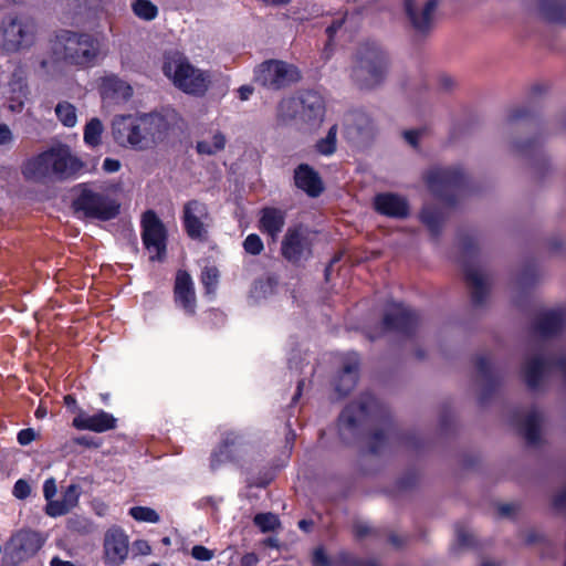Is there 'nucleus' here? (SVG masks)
<instances>
[{"label":"nucleus","instance_id":"nucleus-24","mask_svg":"<svg viewBox=\"0 0 566 566\" xmlns=\"http://www.w3.org/2000/svg\"><path fill=\"white\" fill-rule=\"evenodd\" d=\"M359 369V357L356 353H348L344 356L343 368L335 386L340 396L347 395L357 384Z\"/></svg>","mask_w":566,"mask_h":566},{"label":"nucleus","instance_id":"nucleus-28","mask_svg":"<svg viewBox=\"0 0 566 566\" xmlns=\"http://www.w3.org/2000/svg\"><path fill=\"white\" fill-rule=\"evenodd\" d=\"M465 281L471 289L472 302L480 305L484 302L488 295L486 277L480 270L474 268L465 269Z\"/></svg>","mask_w":566,"mask_h":566},{"label":"nucleus","instance_id":"nucleus-21","mask_svg":"<svg viewBox=\"0 0 566 566\" xmlns=\"http://www.w3.org/2000/svg\"><path fill=\"white\" fill-rule=\"evenodd\" d=\"M81 496V486L78 484H70L61 494V499L55 502L46 503L45 514L50 517H59L70 513L77 506Z\"/></svg>","mask_w":566,"mask_h":566},{"label":"nucleus","instance_id":"nucleus-22","mask_svg":"<svg viewBox=\"0 0 566 566\" xmlns=\"http://www.w3.org/2000/svg\"><path fill=\"white\" fill-rule=\"evenodd\" d=\"M417 0H405L406 12L418 32H427L433 22V13L437 9V0H428L420 12L416 10Z\"/></svg>","mask_w":566,"mask_h":566},{"label":"nucleus","instance_id":"nucleus-1","mask_svg":"<svg viewBox=\"0 0 566 566\" xmlns=\"http://www.w3.org/2000/svg\"><path fill=\"white\" fill-rule=\"evenodd\" d=\"M83 168L82 161L71 154L65 145L53 146L28 159L22 166V175L32 181L48 178L66 179Z\"/></svg>","mask_w":566,"mask_h":566},{"label":"nucleus","instance_id":"nucleus-47","mask_svg":"<svg viewBox=\"0 0 566 566\" xmlns=\"http://www.w3.org/2000/svg\"><path fill=\"white\" fill-rule=\"evenodd\" d=\"M56 494V483L53 478H49L43 484V495L46 503L55 502L54 496Z\"/></svg>","mask_w":566,"mask_h":566},{"label":"nucleus","instance_id":"nucleus-34","mask_svg":"<svg viewBox=\"0 0 566 566\" xmlns=\"http://www.w3.org/2000/svg\"><path fill=\"white\" fill-rule=\"evenodd\" d=\"M300 99L294 97L283 98L277 105V120L285 123L287 120L295 118L296 115L300 116Z\"/></svg>","mask_w":566,"mask_h":566},{"label":"nucleus","instance_id":"nucleus-58","mask_svg":"<svg viewBox=\"0 0 566 566\" xmlns=\"http://www.w3.org/2000/svg\"><path fill=\"white\" fill-rule=\"evenodd\" d=\"M516 510L514 504H502L497 507V512L500 516H511Z\"/></svg>","mask_w":566,"mask_h":566},{"label":"nucleus","instance_id":"nucleus-62","mask_svg":"<svg viewBox=\"0 0 566 566\" xmlns=\"http://www.w3.org/2000/svg\"><path fill=\"white\" fill-rule=\"evenodd\" d=\"M554 506L556 509H562V507L566 506V492H563V493L558 494L554 499Z\"/></svg>","mask_w":566,"mask_h":566},{"label":"nucleus","instance_id":"nucleus-29","mask_svg":"<svg viewBox=\"0 0 566 566\" xmlns=\"http://www.w3.org/2000/svg\"><path fill=\"white\" fill-rule=\"evenodd\" d=\"M101 91L104 97H117L122 99H128L133 94L132 87L114 75L106 76L102 80Z\"/></svg>","mask_w":566,"mask_h":566},{"label":"nucleus","instance_id":"nucleus-27","mask_svg":"<svg viewBox=\"0 0 566 566\" xmlns=\"http://www.w3.org/2000/svg\"><path fill=\"white\" fill-rule=\"evenodd\" d=\"M238 437L230 433L228 434L218 449L211 454L210 467L212 470L219 469L226 463L235 461L234 447L237 444Z\"/></svg>","mask_w":566,"mask_h":566},{"label":"nucleus","instance_id":"nucleus-8","mask_svg":"<svg viewBox=\"0 0 566 566\" xmlns=\"http://www.w3.org/2000/svg\"><path fill=\"white\" fill-rule=\"evenodd\" d=\"M140 226L143 243L150 254V260H164L167 250V231L163 221L155 211L147 210L143 213Z\"/></svg>","mask_w":566,"mask_h":566},{"label":"nucleus","instance_id":"nucleus-57","mask_svg":"<svg viewBox=\"0 0 566 566\" xmlns=\"http://www.w3.org/2000/svg\"><path fill=\"white\" fill-rule=\"evenodd\" d=\"M421 132L420 130H415V129H411V130H406L403 133V136H405V139L413 147L417 146V143H418V139H419V136H420Z\"/></svg>","mask_w":566,"mask_h":566},{"label":"nucleus","instance_id":"nucleus-5","mask_svg":"<svg viewBox=\"0 0 566 566\" xmlns=\"http://www.w3.org/2000/svg\"><path fill=\"white\" fill-rule=\"evenodd\" d=\"M76 212H82L84 217L108 221L116 218L119 213L120 205L114 198L92 190L84 185L80 195L73 201Z\"/></svg>","mask_w":566,"mask_h":566},{"label":"nucleus","instance_id":"nucleus-64","mask_svg":"<svg viewBox=\"0 0 566 566\" xmlns=\"http://www.w3.org/2000/svg\"><path fill=\"white\" fill-rule=\"evenodd\" d=\"M64 403L67 408H72L73 410L77 409V401L72 395H66L64 397Z\"/></svg>","mask_w":566,"mask_h":566},{"label":"nucleus","instance_id":"nucleus-42","mask_svg":"<svg viewBox=\"0 0 566 566\" xmlns=\"http://www.w3.org/2000/svg\"><path fill=\"white\" fill-rule=\"evenodd\" d=\"M219 270L216 266H206L201 272V283L208 294L214 293L219 282Z\"/></svg>","mask_w":566,"mask_h":566},{"label":"nucleus","instance_id":"nucleus-3","mask_svg":"<svg viewBox=\"0 0 566 566\" xmlns=\"http://www.w3.org/2000/svg\"><path fill=\"white\" fill-rule=\"evenodd\" d=\"M99 42L87 33L62 30L52 42V52L56 61L78 67L92 66L99 54Z\"/></svg>","mask_w":566,"mask_h":566},{"label":"nucleus","instance_id":"nucleus-50","mask_svg":"<svg viewBox=\"0 0 566 566\" xmlns=\"http://www.w3.org/2000/svg\"><path fill=\"white\" fill-rule=\"evenodd\" d=\"M133 548L136 552V554L142 556H147L151 554V546L145 539H136L133 543Z\"/></svg>","mask_w":566,"mask_h":566},{"label":"nucleus","instance_id":"nucleus-38","mask_svg":"<svg viewBox=\"0 0 566 566\" xmlns=\"http://www.w3.org/2000/svg\"><path fill=\"white\" fill-rule=\"evenodd\" d=\"M336 135H337V125H333L325 138H322L316 144V149L319 154L329 156L336 150Z\"/></svg>","mask_w":566,"mask_h":566},{"label":"nucleus","instance_id":"nucleus-35","mask_svg":"<svg viewBox=\"0 0 566 566\" xmlns=\"http://www.w3.org/2000/svg\"><path fill=\"white\" fill-rule=\"evenodd\" d=\"M134 14L144 21H153L158 15V8L150 0H134L132 3Z\"/></svg>","mask_w":566,"mask_h":566},{"label":"nucleus","instance_id":"nucleus-2","mask_svg":"<svg viewBox=\"0 0 566 566\" xmlns=\"http://www.w3.org/2000/svg\"><path fill=\"white\" fill-rule=\"evenodd\" d=\"M165 130L166 122L157 114L123 115L113 122V135L123 146L143 148L148 139L151 142L159 139Z\"/></svg>","mask_w":566,"mask_h":566},{"label":"nucleus","instance_id":"nucleus-61","mask_svg":"<svg viewBox=\"0 0 566 566\" xmlns=\"http://www.w3.org/2000/svg\"><path fill=\"white\" fill-rule=\"evenodd\" d=\"M489 365H490V361L488 358L485 357H479L476 359V367L478 369L481 371V373H486L488 368H489Z\"/></svg>","mask_w":566,"mask_h":566},{"label":"nucleus","instance_id":"nucleus-39","mask_svg":"<svg viewBox=\"0 0 566 566\" xmlns=\"http://www.w3.org/2000/svg\"><path fill=\"white\" fill-rule=\"evenodd\" d=\"M129 515L138 522L158 523L160 520L158 513L147 506H133L129 509Z\"/></svg>","mask_w":566,"mask_h":566},{"label":"nucleus","instance_id":"nucleus-36","mask_svg":"<svg viewBox=\"0 0 566 566\" xmlns=\"http://www.w3.org/2000/svg\"><path fill=\"white\" fill-rule=\"evenodd\" d=\"M55 115L66 127H74L77 122L76 108L69 102H60L55 106Z\"/></svg>","mask_w":566,"mask_h":566},{"label":"nucleus","instance_id":"nucleus-43","mask_svg":"<svg viewBox=\"0 0 566 566\" xmlns=\"http://www.w3.org/2000/svg\"><path fill=\"white\" fill-rule=\"evenodd\" d=\"M243 249L251 255H259L264 250V244L258 234L251 233L244 239Z\"/></svg>","mask_w":566,"mask_h":566},{"label":"nucleus","instance_id":"nucleus-12","mask_svg":"<svg viewBox=\"0 0 566 566\" xmlns=\"http://www.w3.org/2000/svg\"><path fill=\"white\" fill-rule=\"evenodd\" d=\"M43 544L44 541L40 533L31 530H20L10 537L6 549L17 562H24L33 557Z\"/></svg>","mask_w":566,"mask_h":566},{"label":"nucleus","instance_id":"nucleus-25","mask_svg":"<svg viewBox=\"0 0 566 566\" xmlns=\"http://www.w3.org/2000/svg\"><path fill=\"white\" fill-rule=\"evenodd\" d=\"M294 180L296 187L310 197H317L323 191V184L318 174L306 164H302L295 169Z\"/></svg>","mask_w":566,"mask_h":566},{"label":"nucleus","instance_id":"nucleus-26","mask_svg":"<svg viewBox=\"0 0 566 566\" xmlns=\"http://www.w3.org/2000/svg\"><path fill=\"white\" fill-rule=\"evenodd\" d=\"M566 316L563 310H553L543 313L536 323V331L543 336L558 333L565 325Z\"/></svg>","mask_w":566,"mask_h":566},{"label":"nucleus","instance_id":"nucleus-37","mask_svg":"<svg viewBox=\"0 0 566 566\" xmlns=\"http://www.w3.org/2000/svg\"><path fill=\"white\" fill-rule=\"evenodd\" d=\"M103 125L98 118H92L84 127V142L92 147L101 144Z\"/></svg>","mask_w":566,"mask_h":566},{"label":"nucleus","instance_id":"nucleus-51","mask_svg":"<svg viewBox=\"0 0 566 566\" xmlns=\"http://www.w3.org/2000/svg\"><path fill=\"white\" fill-rule=\"evenodd\" d=\"M313 565L314 566H329L328 557L325 551L319 547L316 548L313 553Z\"/></svg>","mask_w":566,"mask_h":566},{"label":"nucleus","instance_id":"nucleus-56","mask_svg":"<svg viewBox=\"0 0 566 566\" xmlns=\"http://www.w3.org/2000/svg\"><path fill=\"white\" fill-rule=\"evenodd\" d=\"M259 557L255 553H247L241 557V566H255Z\"/></svg>","mask_w":566,"mask_h":566},{"label":"nucleus","instance_id":"nucleus-13","mask_svg":"<svg viewBox=\"0 0 566 566\" xmlns=\"http://www.w3.org/2000/svg\"><path fill=\"white\" fill-rule=\"evenodd\" d=\"M282 255L292 263H298L312 253V244L302 226L290 227L281 244Z\"/></svg>","mask_w":566,"mask_h":566},{"label":"nucleus","instance_id":"nucleus-4","mask_svg":"<svg viewBox=\"0 0 566 566\" xmlns=\"http://www.w3.org/2000/svg\"><path fill=\"white\" fill-rule=\"evenodd\" d=\"M164 74L176 87L191 95H203L210 85L208 72L195 67L180 52H169L165 55Z\"/></svg>","mask_w":566,"mask_h":566},{"label":"nucleus","instance_id":"nucleus-7","mask_svg":"<svg viewBox=\"0 0 566 566\" xmlns=\"http://www.w3.org/2000/svg\"><path fill=\"white\" fill-rule=\"evenodd\" d=\"M386 69L382 51L375 44L366 45L359 52L358 65L354 69L353 76L361 88H371L381 82Z\"/></svg>","mask_w":566,"mask_h":566},{"label":"nucleus","instance_id":"nucleus-16","mask_svg":"<svg viewBox=\"0 0 566 566\" xmlns=\"http://www.w3.org/2000/svg\"><path fill=\"white\" fill-rule=\"evenodd\" d=\"M463 179L460 168H432L426 176V182L436 196H442L444 191L454 189Z\"/></svg>","mask_w":566,"mask_h":566},{"label":"nucleus","instance_id":"nucleus-31","mask_svg":"<svg viewBox=\"0 0 566 566\" xmlns=\"http://www.w3.org/2000/svg\"><path fill=\"white\" fill-rule=\"evenodd\" d=\"M10 92L11 95L8 97L9 101V109L13 113H19L22 111L24 106V101L27 98V84L23 80L19 78L17 81H12L10 83Z\"/></svg>","mask_w":566,"mask_h":566},{"label":"nucleus","instance_id":"nucleus-23","mask_svg":"<svg viewBox=\"0 0 566 566\" xmlns=\"http://www.w3.org/2000/svg\"><path fill=\"white\" fill-rule=\"evenodd\" d=\"M374 206L377 212L392 218L408 216L409 207L405 198L395 193H379L375 197Z\"/></svg>","mask_w":566,"mask_h":566},{"label":"nucleus","instance_id":"nucleus-49","mask_svg":"<svg viewBox=\"0 0 566 566\" xmlns=\"http://www.w3.org/2000/svg\"><path fill=\"white\" fill-rule=\"evenodd\" d=\"M38 433L32 428L22 429L18 432L17 440L21 446H28L34 441Z\"/></svg>","mask_w":566,"mask_h":566},{"label":"nucleus","instance_id":"nucleus-60","mask_svg":"<svg viewBox=\"0 0 566 566\" xmlns=\"http://www.w3.org/2000/svg\"><path fill=\"white\" fill-rule=\"evenodd\" d=\"M369 532H370V528L367 525L359 524V525L355 526V535L358 538H361V537L368 535Z\"/></svg>","mask_w":566,"mask_h":566},{"label":"nucleus","instance_id":"nucleus-63","mask_svg":"<svg viewBox=\"0 0 566 566\" xmlns=\"http://www.w3.org/2000/svg\"><path fill=\"white\" fill-rule=\"evenodd\" d=\"M50 566H75L72 562L63 560L60 557L55 556L51 559Z\"/></svg>","mask_w":566,"mask_h":566},{"label":"nucleus","instance_id":"nucleus-6","mask_svg":"<svg viewBox=\"0 0 566 566\" xmlns=\"http://www.w3.org/2000/svg\"><path fill=\"white\" fill-rule=\"evenodd\" d=\"M302 78L297 66L282 60H268L254 70V80L271 90H283Z\"/></svg>","mask_w":566,"mask_h":566},{"label":"nucleus","instance_id":"nucleus-52","mask_svg":"<svg viewBox=\"0 0 566 566\" xmlns=\"http://www.w3.org/2000/svg\"><path fill=\"white\" fill-rule=\"evenodd\" d=\"M103 169L106 172H116L120 169V163L117 159L105 158L103 163Z\"/></svg>","mask_w":566,"mask_h":566},{"label":"nucleus","instance_id":"nucleus-11","mask_svg":"<svg viewBox=\"0 0 566 566\" xmlns=\"http://www.w3.org/2000/svg\"><path fill=\"white\" fill-rule=\"evenodd\" d=\"M129 555V537L117 526L109 527L103 539V559L107 566H122Z\"/></svg>","mask_w":566,"mask_h":566},{"label":"nucleus","instance_id":"nucleus-10","mask_svg":"<svg viewBox=\"0 0 566 566\" xmlns=\"http://www.w3.org/2000/svg\"><path fill=\"white\" fill-rule=\"evenodd\" d=\"M0 45L7 52H15L27 46L33 35V25L17 17L9 15L1 22Z\"/></svg>","mask_w":566,"mask_h":566},{"label":"nucleus","instance_id":"nucleus-45","mask_svg":"<svg viewBox=\"0 0 566 566\" xmlns=\"http://www.w3.org/2000/svg\"><path fill=\"white\" fill-rule=\"evenodd\" d=\"M191 556L197 560L209 562L216 556V554L214 551L209 549L203 545H195L191 548Z\"/></svg>","mask_w":566,"mask_h":566},{"label":"nucleus","instance_id":"nucleus-30","mask_svg":"<svg viewBox=\"0 0 566 566\" xmlns=\"http://www.w3.org/2000/svg\"><path fill=\"white\" fill-rule=\"evenodd\" d=\"M547 367L548 361L543 357H534L526 363L524 369L525 381L531 389L537 388Z\"/></svg>","mask_w":566,"mask_h":566},{"label":"nucleus","instance_id":"nucleus-44","mask_svg":"<svg viewBox=\"0 0 566 566\" xmlns=\"http://www.w3.org/2000/svg\"><path fill=\"white\" fill-rule=\"evenodd\" d=\"M421 221L432 231L437 232L440 227L439 216L429 208L422 209L420 213Z\"/></svg>","mask_w":566,"mask_h":566},{"label":"nucleus","instance_id":"nucleus-32","mask_svg":"<svg viewBox=\"0 0 566 566\" xmlns=\"http://www.w3.org/2000/svg\"><path fill=\"white\" fill-rule=\"evenodd\" d=\"M226 146V137L220 132H214L209 138L197 143V151L202 155H214Z\"/></svg>","mask_w":566,"mask_h":566},{"label":"nucleus","instance_id":"nucleus-46","mask_svg":"<svg viewBox=\"0 0 566 566\" xmlns=\"http://www.w3.org/2000/svg\"><path fill=\"white\" fill-rule=\"evenodd\" d=\"M12 494L19 500H24L31 494V486L25 480L19 479L13 485Z\"/></svg>","mask_w":566,"mask_h":566},{"label":"nucleus","instance_id":"nucleus-17","mask_svg":"<svg viewBox=\"0 0 566 566\" xmlns=\"http://www.w3.org/2000/svg\"><path fill=\"white\" fill-rule=\"evenodd\" d=\"M174 300L187 314L196 313L195 284L186 270H178L174 285Z\"/></svg>","mask_w":566,"mask_h":566},{"label":"nucleus","instance_id":"nucleus-9","mask_svg":"<svg viewBox=\"0 0 566 566\" xmlns=\"http://www.w3.org/2000/svg\"><path fill=\"white\" fill-rule=\"evenodd\" d=\"M182 224L185 232L192 240L205 241L212 218L205 202L197 199L187 201L182 209Z\"/></svg>","mask_w":566,"mask_h":566},{"label":"nucleus","instance_id":"nucleus-19","mask_svg":"<svg viewBox=\"0 0 566 566\" xmlns=\"http://www.w3.org/2000/svg\"><path fill=\"white\" fill-rule=\"evenodd\" d=\"M300 118L307 124L318 125L325 114L323 97L313 91H307L300 97Z\"/></svg>","mask_w":566,"mask_h":566},{"label":"nucleus","instance_id":"nucleus-33","mask_svg":"<svg viewBox=\"0 0 566 566\" xmlns=\"http://www.w3.org/2000/svg\"><path fill=\"white\" fill-rule=\"evenodd\" d=\"M539 413L532 410L523 422V436L530 444H535L539 440Z\"/></svg>","mask_w":566,"mask_h":566},{"label":"nucleus","instance_id":"nucleus-40","mask_svg":"<svg viewBox=\"0 0 566 566\" xmlns=\"http://www.w3.org/2000/svg\"><path fill=\"white\" fill-rule=\"evenodd\" d=\"M253 522L263 533L272 532L280 526V521L273 513H259L254 516Z\"/></svg>","mask_w":566,"mask_h":566},{"label":"nucleus","instance_id":"nucleus-53","mask_svg":"<svg viewBox=\"0 0 566 566\" xmlns=\"http://www.w3.org/2000/svg\"><path fill=\"white\" fill-rule=\"evenodd\" d=\"M339 558L345 566H377L375 563H371V562L363 563V562L350 560V558L347 554H340Z\"/></svg>","mask_w":566,"mask_h":566},{"label":"nucleus","instance_id":"nucleus-54","mask_svg":"<svg viewBox=\"0 0 566 566\" xmlns=\"http://www.w3.org/2000/svg\"><path fill=\"white\" fill-rule=\"evenodd\" d=\"M12 140V133L8 125H0V145H6Z\"/></svg>","mask_w":566,"mask_h":566},{"label":"nucleus","instance_id":"nucleus-55","mask_svg":"<svg viewBox=\"0 0 566 566\" xmlns=\"http://www.w3.org/2000/svg\"><path fill=\"white\" fill-rule=\"evenodd\" d=\"M457 541L461 546H469L472 543V536L463 530H457Z\"/></svg>","mask_w":566,"mask_h":566},{"label":"nucleus","instance_id":"nucleus-41","mask_svg":"<svg viewBox=\"0 0 566 566\" xmlns=\"http://www.w3.org/2000/svg\"><path fill=\"white\" fill-rule=\"evenodd\" d=\"M541 10L544 17L553 22H558L563 19L564 7L560 3L551 0H543Z\"/></svg>","mask_w":566,"mask_h":566},{"label":"nucleus","instance_id":"nucleus-48","mask_svg":"<svg viewBox=\"0 0 566 566\" xmlns=\"http://www.w3.org/2000/svg\"><path fill=\"white\" fill-rule=\"evenodd\" d=\"M386 441V434L382 431H375L370 438L369 449L371 453H377Z\"/></svg>","mask_w":566,"mask_h":566},{"label":"nucleus","instance_id":"nucleus-18","mask_svg":"<svg viewBox=\"0 0 566 566\" xmlns=\"http://www.w3.org/2000/svg\"><path fill=\"white\" fill-rule=\"evenodd\" d=\"M117 419L104 410L94 415H88L78 409L76 417L72 420V426L77 430H88L93 432H105L116 428Z\"/></svg>","mask_w":566,"mask_h":566},{"label":"nucleus","instance_id":"nucleus-59","mask_svg":"<svg viewBox=\"0 0 566 566\" xmlns=\"http://www.w3.org/2000/svg\"><path fill=\"white\" fill-rule=\"evenodd\" d=\"M239 97L241 101H247L249 99V97L252 95L253 93V87L250 86V85H242L240 88H239Z\"/></svg>","mask_w":566,"mask_h":566},{"label":"nucleus","instance_id":"nucleus-14","mask_svg":"<svg viewBox=\"0 0 566 566\" xmlns=\"http://www.w3.org/2000/svg\"><path fill=\"white\" fill-rule=\"evenodd\" d=\"M378 407V402L370 394L361 396L359 402L348 405L338 418L339 431H354L369 413Z\"/></svg>","mask_w":566,"mask_h":566},{"label":"nucleus","instance_id":"nucleus-15","mask_svg":"<svg viewBox=\"0 0 566 566\" xmlns=\"http://www.w3.org/2000/svg\"><path fill=\"white\" fill-rule=\"evenodd\" d=\"M417 323V314L398 303H391L387 306L382 321L386 331H396L402 334L412 332Z\"/></svg>","mask_w":566,"mask_h":566},{"label":"nucleus","instance_id":"nucleus-20","mask_svg":"<svg viewBox=\"0 0 566 566\" xmlns=\"http://www.w3.org/2000/svg\"><path fill=\"white\" fill-rule=\"evenodd\" d=\"M285 211L274 207H265L260 211L258 228L275 242L285 226Z\"/></svg>","mask_w":566,"mask_h":566}]
</instances>
